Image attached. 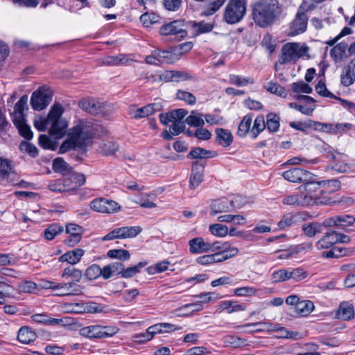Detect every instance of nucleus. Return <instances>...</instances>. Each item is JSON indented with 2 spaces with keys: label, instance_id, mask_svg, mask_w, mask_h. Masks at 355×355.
Masks as SVG:
<instances>
[{
  "label": "nucleus",
  "instance_id": "12",
  "mask_svg": "<svg viewBox=\"0 0 355 355\" xmlns=\"http://www.w3.org/2000/svg\"><path fill=\"white\" fill-rule=\"evenodd\" d=\"M283 178L291 182H304L313 178V175L309 171L300 168H293L286 171L282 174Z\"/></svg>",
  "mask_w": 355,
  "mask_h": 355
},
{
  "label": "nucleus",
  "instance_id": "31",
  "mask_svg": "<svg viewBox=\"0 0 355 355\" xmlns=\"http://www.w3.org/2000/svg\"><path fill=\"white\" fill-rule=\"evenodd\" d=\"M302 230L303 233L309 237H313L318 234L321 233L322 230V225L316 222L304 223L302 227Z\"/></svg>",
  "mask_w": 355,
  "mask_h": 355
},
{
  "label": "nucleus",
  "instance_id": "32",
  "mask_svg": "<svg viewBox=\"0 0 355 355\" xmlns=\"http://www.w3.org/2000/svg\"><path fill=\"white\" fill-rule=\"evenodd\" d=\"M119 150V144L112 141H107L99 147V152L105 156L114 155Z\"/></svg>",
  "mask_w": 355,
  "mask_h": 355
},
{
  "label": "nucleus",
  "instance_id": "62",
  "mask_svg": "<svg viewBox=\"0 0 355 355\" xmlns=\"http://www.w3.org/2000/svg\"><path fill=\"white\" fill-rule=\"evenodd\" d=\"M84 313H101L104 310V306L96 302H90L83 303Z\"/></svg>",
  "mask_w": 355,
  "mask_h": 355
},
{
  "label": "nucleus",
  "instance_id": "2",
  "mask_svg": "<svg viewBox=\"0 0 355 355\" xmlns=\"http://www.w3.org/2000/svg\"><path fill=\"white\" fill-rule=\"evenodd\" d=\"M282 12L277 0H259L252 8V19L261 28L271 26Z\"/></svg>",
  "mask_w": 355,
  "mask_h": 355
},
{
  "label": "nucleus",
  "instance_id": "41",
  "mask_svg": "<svg viewBox=\"0 0 355 355\" xmlns=\"http://www.w3.org/2000/svg\"><path fill=\"white\" fill-rule=\"evenodd\" d=\"M290 270L286 268H282L274 271L271 274V280L274 283H279L286 282L290 279L289 277Z\"/></svg>",
  "mask_w": 355,
  "mask_h": 355
},
{
  "label": "nucleus",
  "instance_id": "7",
  "mask_svg": "<svg viewBox=\"0 0 355 355\" xmlns=\"http://www.w3.org/2000/svg\"><path fill=\"white\" fill-rule=\"evenodd\" d=\"M118 331L119 328L115 326L92 324L80 328L79 329V334L88 339H101L112 337Z\"/></svg>",
  "mask_w": 355,
  "mask_h": 355
},
{
  "label": "nucleus",
  "instance_id": "54",
  "mask_svg": "<svg viewBox=\"0 0 355 355\" xmlns=\"http://www.w3.org/2000/svg\"><path fill=\"white\" fill-rule=\"evenodd\" d=\"M170 264V262L167 260H163L159 262H157L155 263L153 266H150L148 268V271L149 274H156V273H160L166 271L168 266Z\"/></svg>",
  "mask_w": 355,
  "mask_h": 355
},
{
  "label": "nucleus",
  "instance_id": "58",
  "mask_svg": "<svg viewBox=\"0 0 355 355\" xmlns=\"http://www.w3.org/2000/svg\"><path fill=\"white\" fill-rule=\"evenodd\" d=\"M331 168L338 173H352L355 171L354 166L342 162H334Z\"/></svg>",
  "mask_w": 355,
  "mask_h": 355
},
{
  "label": "nucleus",
  "instance_id": "57",
  "mask_svg": "<svg viewBox=\"0 0 355 355\" xmlns=\"http://www.w3.org/2000/svg\"><path fill=\"white\" fill-rule=\"evenodd\" d=\"M101 268L98 264H92L85 270V276L89 280L96 279L101 276Z\"/></svg>",
  "mask_w": 355,
  "mask_h": 355
},
{
  "label": "nucleus",
  "instance_id": "4",
  "mask_svg": "<svg viewBox=\"0 0 355 355\" xmlns=\"http://www.w3.org/2000/svg\"><path fill=\"white\" fill-rule=\"evenodd\" d=\"M322 184L324 183L315 181L313 178L309 181L304 182L299 187L300 192L302 193L304 200L307 199V206L327 202V198L324 196L327 192L322 188Z\"/></svg>",
  "mask_w": 355,
  "mask_h": 355
},
{
  "label": "nucleus",
  "instance_id": "17",
  "mask_svg": "<svg viewBox=\"0 0 355 355\" xmlns=\"http://www.w3.org/2000/svg\"><path fill=\"white\" fill-rule=\"evenodd\" d=\"M246 308L247 306L244 303L239 304L236 301L224 300L218 305L217 310L220 312L226 311L227 313L232 314L235 312L244 311Z\"/></svg>",
  "mask_w": 355,
  "mask_h": 355
},
{
  "label": "nucleus",
  "instance_id": "10",
  "mask_svg": "<svg viewBox=\"0 0 355 355\" xmlns=\"http://www.w3.org/2000/svg\"><path fill=\"white\" fill-rule=\"evenodd\" d=\"M28 96L24 95L16 103L14 110L10 113L13 123L16 127L26 123L25 111L28 110Z\"/></svg>",
  "mask_w": 355,
  "mask_h": 355
},
{
  "label": "nucleus",
  "instance_id": "56",
  "mask_svg": "<svg viewBox=\"0 0 355 355\" xmlns=\"http://www.w3.org/2000/svg\"><path fill=\"white\" fill-rule=\"evenodd\" d=\"M257 289L252 286H243L236 288L234 290V293L239 297H252L257 294Z\"/></svg>",
  "mask_w": 355,
  "mask_h": 355
},
{
  "label": "nucleus",
  "instance_id": "36",
  "mask_svg": "<svg viewBox=\"0 0 355 355\" xmlns=\"http://www.w3.org/2000/svg\"><path fill=\"white\" fill-rule=\"evenodd\" d=\"M146 261L139 262L137 265L125 268L123 266V272L121 277L123 278H130L139 273L143 268L147 265Z\"/></svg>",
  "mask_w": 355,
  "mask_h": 355
},
{
  "label": "nucleus",
  "instance_id": "1",
  "mask_svg": "<svg viewBox=\"0 0 355 355\" xmlns=\"http://www.w3.org/2000/svg\"><path fill=\"white\" fill-rule=\"evenodd\" d=\"M98 125L91 121L79 120L67 131V139L60 147V152L82 148L87 146L91 139L96 136Z\"/></svg>",
  "mask_w": 355,
  "mask_h": 355
},
{
  "label": "nucleus",
  "instance_id": "11",
  "mask_svg": "<svg viewBox=\"0 0 355 355\" xmlns=\"http://www.w3.org/2000/svg\"><path fill=\"white\" fill-rule=\"evenodd\" d=\"M308 17L305 12L298 10L295 19L290 24L288 35L295 36L303 33L307 28Z\"/></svg>",
  "mask_w": 355,
  "mask_h": 355
},
{
  "label": "nucleus",
  "instance_id": "18",
  "mask_svg": "<svg viewBox=\"0 0 355 355\" xmlns=\"http://www.w3.org/2000/svg\"><path fill=\"white\" fill-rule=\"evenodd\" d=\"M220 251L230 259L235 257L239 253V249L229 242L215 241L213 245V252Z\"/></svg>",
  "mask_w": 355,
  "mask_h": 355
},
{
  "label": "nucleus",
  "instance_id": "21",
  "mask_svg": "<svg viewBox=\"0 0 355 355\" xmlns=\"http://www.w3.org/2000/svg\"><path fill=\"white\" fill-rule=\"evenodd\" d=\"M162 105L159 103H153L137 109L133 113L135 119H141L153 114L155 112H158L162 109Z\"/></svg>",
  "mask_w": 355,
  "mask_h": 355
},
{
  "label": "nucleus",
  "instance_id": "40",
  "mask_svg": "<svg viewBox=\"0 0 355 355\" xmlns=\"http://www.w3.org/2000/svg\"><path fill=\"white\" fill-rule=\"evenodd\" d=\"M186 123L193 127H202L205 121L202 119V114L198 113L196 111L191 112V114L187 117Z\"/></svg>",
  "mask_w": 355,
  "mask_h": 355
},
{
  "label": "nucleus",
  "instance_id": "37",
  "mask_svg": "<svg viewBox=\"0 0 355 355\" xmlns=\"http://www.w3.org/2000/svg\"><path fill=\"white\" fill-rule=\"evenodd\" d=\"M263 87L270 93L285 98L287 95L286 89L275 82L270 81L264 85Z\"/></svg>",
  "mask_w": 355,
  "mask_h": 355
},
{
  "label": "nucleus",
  "instance_id": "24",
  "mask_svg": "<svg viewBox=\"0 0 355 355\" xmlns=\"http://www.w3.org/2000/svg\"><path fill=\"white\" fill-rule=\"evenodd\" d=\"M189 26V31H191V33L197 36L202 33H209L213 29V24L210 23H205L204 21L200 22H188Z\"/></svg>",
  "mask_w": 355,
  "mask_h": 355
},
{
  "label": "nucleus",
  "instance_id": "43",
  "mask_svg": "<svg viewBox=\"0 0 355 355\" xmlns=\"http://www.w3.org/2000/svg\"><path fill=\"white\" fill-rule=\"evenodd\" d=\"M228 209L227 200H215L211 205V216H216L218 213L225 212Z\"/></svg>",
  "mask_w": 355,
  "mask_h": 355
},
{
  "label": "nucleus",
  "instance_id": "25",
  "mask_svg": "<svg viewBox=\"0 0 355 355\" xmlns=\"http://www.w3.org/2000/svg\"><path fill=\"white\" fill-rule=\"evenodd\" d=\"M262 324L263 325V329H271V331H277L279 334L278 336L281 338L295 339L297 335V333L294 334L286 330L279 324L263 323Z\"/></svg>",
  "mask_w": 355,
  "mask_h": 355
},
{
  "label": "nucleus",
  "instance_id": "33",
  "mask_svg": "<svg viewBox=\"0 0 355 355\" xmlns=\"http://www.w3.org/2000/svg\"><path fill=\"white\" fill-rule=\"evenodd\" d=\"M314 309L313 303L307 300L300 301L295 309L297 313L302 316L309 315Z\"/></svg>",
  "mask_w": 355,
  "mask_h": 355
},
{
  "label": "nucleus",
  "instance_id": "13",
  "mask_svg": "<svg viewBox=\"0 0 355 355\" xmlns=\"http://www.w3.org/2000/svg\"><path fill=\"white\" fill-rule=\"evenodd\" d=\"M79 107L94 115L103 114L105 112V105L98 100L94 98H84L80 101Z\"/></svg>",
  "mask_w": 355,
  "mask_h": 355
},
{
  "label": "nucleus",
  "instance_id": "44",
  "mask_svg": "<svg viewBox=\"0 0 355 355\" xmlns=\"http://www.w3.org/2000/svg\"><path fill=\"white\" fill-rule=\"evenodd\" d=\"M31 318L35 322L45 324H58L62 321L60 319L49 318L46 314H35Z\"/></svg>",
  "mask_w": 355,
  "mask_h": 355
},
{
  "label": "nucleus",
  "instance_id": "46",
  "mask_svg": "<svg viewBox=\"0 0 355 355\" xmlns=\"http://www.w3.org/2000/svg\"><path fill=\"white\" fill-rule=\"evenodd\" d=\"M355 80V73L350 69L345 67L340 76V82L343 86L348 87L354 83Z\"/></svg>",
  "mask_w": 355,
  "mask_h": 355
},
{
  "label": "nucleus",
  "instance_id": "3",
  "mask_svg": "<svg viewBox=\"0 0 355 355\" xmlns=\"http://www.w3.org/2000/svg\"><path fill=\"white\" fill-rule=\"evenodd\" d=\"M64 111V109L60 103H55L45 119L46 124H43L41 129L49 125V132L51 136L55 139L62 138L66 134L68 126V121L62 117Z\"/></svg>",
  "mask_w": 355,
  "mask_h": 355
},
{
  "label": "nucleus",
  "instance_id": "19",
  "mask_svg": "<svg viewBox=\"0 0 355 355\" xmlns=\"http://www.w3.org/2000/svg\"><path fill=\"white\" fill-rule=\"evenodd\" d=\"M83 286L74 282H66L63 284L61 291L56 295L58 296L79 295L83 293Z\"/></svg>",
  "mask_w": 355,
  "mask_h": 355
},
{
  "label": "nucleus",
  "instance_id": "63",
  "mask_svg": "<svg viewBox=\"0 0 355 355\" xmlns=\"http://www.w3.org/2000/svg\"><path fill=\"white\" fill-rule=\"evenodd\" d=\"M290 126L297 130L306 132L308 129H313V121L307 120L306 121L291 122Z\"/></svg>",
  "mask_w": 355,
  "mask_h": 355
},
{
  "label": "nucleus",
  "instance_id": "23",
  "mask_svg": "<svg viewBox=\"0 0 355 355\" xmlns=\"http://www.w3.org/2000/svg\"><path fill=\"white\" fill-rule=\"evenodd\" d=\"M203 179V167L195 164L192 166L191 173L189 179V187L191 189H196L202 182Z\"/></svg>",
  "mask_w": 355,
  "mask_h": 355
},
{
  "label": "nucleus",
  "instance_id": "64",
  "mask_svg": "<svg viewBox=\"0 0 355 355\" xmlns=\"http://www.w3.org/2000/svg\"><path fill=\"white\" fill-rule=\"evenodd\" d=\"M13 173L11 162L8 159L0 158V175L3 178H7Z\"/></svg>",
  "mask_w": 355,
  "mask_h": 355
},
{
  "label": "nucleus",
  "instance_id": "61",
  "mask_svg": "<svg viewBox=\"0 0 355 355\" xmlns=\"http://www.w3.org/2000/svg\"><path fill=\"white\" fill-rule=\"evenodd\" d=\"M347 48L346 43L340 42L333 47L330 51V55L335 60L340 59Z\"/></svg>",
  "mask_w": 355,
  "mask_h": 355
},
{
  "label": "nucleus",
  "instance_id": "50",
  "mask_svg": "<svg viewBox=\"0 0 355 355\" xmlns=\"http://www.w3.org/2000/svg\"><path fill=\"white\" fill-rule=\"evenodd\" d=\"M53 169L55 172L64 173L69 172L71 168L62 158L58 157L53 160Z\"/></svg>",
  "mask_w": 355,
  "mask_h": 355
},
{
  "label": "nucleus",
  "instance_id": "45",
  "mask_svg": "<svg viewBox=\"0 0 355 355\" xmlns=\"http://www.w3.org/2000/svg\"><path fill=\"white\" fill-rule=\"evenodd\" d=\"M107 256L112 259H119L120 261H127L130 257L129 251L124 249L110 250L107 252Z\"/></svg>",
  "mask_w": 355,
  "mask_h": 355
},
{
  "label": "nucleus",
  "instance_id": "53",
  "mask_svg": "<svg viewBox=\"0 0 355 355\" xmlns=\"http://www.w3.org/2000/svg\"><path fill=\"white\" fill-rule=\"evenodd\" d=\"M159 20V16L155 13L146 12L140 17V21L146 27H150L151 25L157 23Z\"/></svg>",
  "mask_w": 355,
  "mask_h": 355
},
{
  "label": "nucleus",
  "instance_id": "29",
  "mask_svg": "<svg viewBox=\"0 0 355 355\" xmlns=\"http://www.w3.org/2000/svg\"><path fill=\"white\" fill-rule=\"evenodd\" d=\"M354 309L352 304L348 302H343L340 304L337 312L338 318L343 320H348L354 317Z\"/></svg>",
  "mask_w": 355,
  "mask_h": 355
},
{
  "label": "nucleus",
  "instance_id": "42",
  "mask_svg": "<svg viewBox=\"0 0 355 355\" xmlns=\"http://www.w3.org/2000/svg\"><path fill=\"white\" fill-rule=\"evenodd\" d=\"M225 1L226 0H214L210 2L205 6L202 15L203 16H210L214 15L221 8Z\"/></svg>",
  "mask_w": 355,
  "mask_h": 355
},
{
  "label": "nucleus",
  "instance_id": "14",
  "mask_svg": "<svg viewBox=\"0 0 355 355\" xmlns=\"http://www.w3.org/2000/svg\"><path fill=\"white\" fill-rule=\"evenodd\" d=\"M189 252L193 254L213 252L214 242L205 241L202 237H196L189 241Z\"/></svg>",
  "mask_w": 355,
  "mask_h": 355
},
{
  "label": "nucleus",
  "instance_id": "20",
  "mask_svg": "<svg viewBox=\"0 0 355 355\" xmlns=\"http://www.w3.org/2000/svg\"><path fill=\"white\" fill-rule=\"evenodd\" d=\"M85 251L80 248H76L62 254L59 258L60 262H67L69 264L75 265L78 263L82 257L84 255Z\"/></svg>",
  "mask_w": 355,
  "mask_h": 355
},
{
  "label": "nucleus",
  "instance_id": "51",
  "mask_svg": "<svg viewBox=\"0 0 355 355\" xmlns=\"http://www.w3.org/2000/svg\"><path fill=\"white\" fill-rule=\"evenodd\" d=\"M155 52L159 64L162 62L173 63L175 62L174 54L171 51L155 50Z\"/></svg>",
  "mask_w": 355,
  "mask_h": 355
},
{
  "label": "nucleus",
  "instance_id": "27",
  "mask_svg": "<svg viewBox=\"0 0 355 355\" xmlns=\"http://www.w3.org/2000/svg\"><path fill=\"white\" fill-rule=\"evenodd\" d=\"M142 229L139 226L122 227L116 228L119 239L133 238L137 236Z\"/></svg>",
  "mask_w": 355,
  "mask_h": 355
},
{
  "label": "nucleus",
  "instance_id": "59",
  "mask_svg": "<svg viewBox=\"0 0 355 355\" xmlns=\"http://www.w3.org/2000/svg\"><path fill=\"white\" fill-rule=\"evenodd\" d=\"M252 123V118L250 116H245L243 117V120L241 121L239 129L238 134L241 137H244L246 134L250 131V126Z\"/></svg>",
  "mask_w": 355,
  "mask_h": 355
},
{
  "label": "nucleus",
  "instance_id": "15",
  "mask_svg": "<svg viewBox=\"0 0 355 355\" xmlns=\"http://www.w3.org/2000/svg\"><path fill=\"white\" fill-rule=\"evenodd\" d=\"M83 232L81 226L74 223L68 224L66 226V232L69 236L64 240V243L69 246L75 245L80 241Z\"/></svg>",
  "mask_w": 355,
  "mask_h": 355
},
{
  "label": "nucleus",
  "instance_id": "8",
  "mask_svg": "<svg viewBox=\"0 0 355 355\" xmlns=\"http://www.w3.org/2000/svg\"><path fill=\"white\" fill-rule=\"evenodd\" d=\"M189 26L184 20H174L162 25L159 33L164 36L174 35L178 40L187 37Z\"/></svg>",
  "mask_w": 355,
  "mask_h": 355
},
{
  "label": "nucleus",
  "instance_id": "6",
  "mask_svg": "<svg viewBox=\"0 0 355 355\" xmlns=\"http://www.w3.org/2000/svg\"><path fill=\"white\" fill-rule=\"evenodd\" d=\"M247 0H230L224 12L223 19L228 24L241 21L246 14Z\"/></svg>",
  "mask_w": 355,
  "mask_h": 355
},
{
  "label": "nucleus",
  "instance_id": "35",
  "mask_svg": "<svg viewBox=\"0 0 355 355\" xmlns=\"http://www.w3.org/2000/svg\"><path fill=\"white\" fill-rule=\"evenodd\" d=\"M279 116L274 113H269L266 116V128L271 132H275L279 128Z\"/></svg>",
  "mask_w": 355,
  "mask_h": 355
},
{
  "label": "nucleus",
  "instance_id": "38",
  "mask_svg": "<svg viewBox=\"0 0 355 355\" xmlns=\"http://www.w3.org/2000/svg\"><path fill=\"white\" fill-rule=\"evenodd\" d=\"M266 128V121L263 116H258L254 122V125L251 130L252 138L255 139L258 135Z\"/></svg>",
  "mask_w": 355,
  "mask_h": 355
},
{
  "label": "nucleus",
  "instance_id": "26",
  "mask_svg": "<svg viewBox=\"0 0 355 355\" xmlns=\"http://www.w3.org/2000/svg\"><path fill=\"white\" fill-rule=\"evenodd\" d=\"M306 200L307 199L304 200L302 193L299 191L298 193H293L285 196L282 200V203L286 205L305 207L307 206L308 203Z\"/></svg>",
  "mask_w": 355,
  "mask_h": 355
},
{
  "label": "nucleus",
  "instance_id": "48",
  "mask_svg": "<svg viewBox=\"0 0 355 355\" xmlns=\"http://www.w3.org/2000/svg\"><path fill=\"white\" fill-rule=\"evenodd\" d=\"M230 83L237 86L243 87L248 84H253L254 80L251 78L243 77L239 75L231 74L230 75Z\"/></svg>",
  "mask_w": 355,
  "mask_h": 355
},
{
  "label": "nucleus",
  "instance_id": "16",
  "mask_svg": "<svg viewBox=\"0 0 355 355\" xmlns=\"http://www.w3.org/2000/svg\"><path fill=\"white\" fill-rule=\"evenodd\" d=\"M63 178L67 191L74 190L85 182V176L83 174L70 171Z\"/></svg>",
  "mask_w": 355,
  "mask_h": 355
},
{
  "label": "nucleus",
  "instance_id": "28",
  "mask_svg": "<svg viewBox=\"0 0 355 355\" xmlns=\"http://www.w3.org/2000/svg\"><path fill=\"white\" fill-rule=\"evenodd\" d=\"M35 338V333L28 327H22L18 331L17 339L23 344H29Z\"/></svg>",
  "mask_w": 355,
  "mask_h": 355
},
{
  "label": "nucleus",
  "instance_id": "22",
  "mask_svg": "<svg viewBox=\"0 0 355 355\" xmlns=\"http://www.w3.org/2000/svg\"><path fill=\"white\" fill-rule=\"evenodd\" d=\"M336 236V232L335 231L327 232L320 240L317 241V249L323 250L331 248L334 244L337 243Z\"/></svg>",
  "mask_w": 355,
  "mask_h": 355
},
{
  "label": "nucleus",
  "instance_id": "39",
  "mask_svg": "<svg viewBox=\"0 0 355 355\" xmlns=\"http://www.w3.org/2000/svg\"><path fill=\"white\" fill-rule=\"evenodd\" d=\"M214 154L215 153L212 151L198 147L193 148L189 152L188 157H190L193 159H205L214 157Z\"/></svg>",
  "mask_w": 355,
  "mask_h": 355
},
{
  "label": "nucleus",
  "instance_id": "60",
  "mask_svg": "<svg viewBox=\"0 0 355 355\" xmlns=\"http://www.w3.org/2000/svg\"><path fill=\"white\" fill-rule=\"evenodd\" d=\"M211 233L218 237H224L228 234V227L221 224H213L209 225Z\"/></svg>",
  "mask_w": 355,
  "mask_h": 355
},
{
  "label": "nucleus",
  "instance_id": "52",
  "mask_svg": "<svg viewBox=\"0 0 355 355\" xmlns=\"http://www.w3.org/2000/svg\"><path fill=\"white\" fill-rule=\"evenodd\" d=\"M204 117L206 122L210 125H223L226 123L223 116L216 112L212 114H207Z\"/></svg>",
  "mask_w": 355,
  "mask_h": 355
},
{
  "label": "nucleus",
  "instance_id": "34",
  "mask_svg": "<svg viewBox=\"0 0 355 355\" xmlns=\"http://www.w3.org/2000/svg\"><path fill=\"white\" fill-rule=\"evenodd\" d=\"M61 277L63 278L71 277L72 279L71 282L77 283L80 281L83 273L80 270L69 266L63 270Z\"/></svg>",
  "mask_w": 355,
  "mask_h": 355
},
{
  "label": "nucleus",
  "instance_id": "49",
  "mask_svg": "<svg viewBox=\"0 0 355 355\" xmlns=\"http://www.w3.org/2000/svg\"><path fill=\"white\" fill-rule=\"evenodd\" d=\"M348 254V250L338 246L332 248L330 250L324 252L322 256L326 258H338Z\"/></svg>",
  "mask_w": 355,
  "mask_h": 355
},
{
  "label": "nucleus",
  "instance_id": "30",
  "mask_svg": "<svg viewBox=\"0 0 355 355\" xmlns=\"http://www.w3.org/2000/svg\"><path fill=\"white\" fill-rule=\"evenodd\" d=\"M216 138L219 144L223 146H229L232 143V135L230 131L223 128L216 130Z\"/></svg>",
  "mask_w": 355,
  "mask_h": 355
},
{
  "label": "nucleus",
  "instance_id": "5",
  "mask_svg": "<svg viewBox=\"0 0 355 355\" xmlns=\"http://www.w3.org/2000/svg\"><path fill=\"white\" fill-rule=\"evenodd\" d=\"M309 51V47L298 42H288L284 44L277 63L286 64L295 63Z\"/></svg>",
  "mask_w": 355,
  "mask_h": 355
},
{
  "label": "nucleus",
  "instance_id": "9",
  "mask_svg": "<svg viewBox=\"0 0 355 355\" xmlns=\"http://www.w3.org/2000/svg\"><path fill=\"white\" fill-rule=\"evenodd\" d=\"M52 98L51 91L45 87H40L32 94L31 105L34 110H42L50 103Z\"/></svg>",
  "mask_w": 355,
  "mask_h": 355
},
{
  "label": "nucleus",
  "instance_id": "55",
  "mask_svg": "<svg viewBox=\"0 0 355 355\" xmlns=\"http://www.w3.org/2000/svg\"><path fill=\"white\" fill-rule=\"evenodd\" d=\"M302 248L300 246H295L289 249H286L284 250H281L279 252V254L277 257V259H289L292 258L293 256L298 254Z\"/></svg>",
  "mask_w": 355,
  "mask_h": 355
},
{
  "label": "nucleus",
  "instance_id": "47",
  "mask_svg": "<svg viewBox=\"0 0 355 355\" xmlns=\"http://www.w3.org/2000/svg\"><path fill=\"white\" fill-rule=\"evenodd\" d=\"M63 232V227L57 224L53 223L49 225L45 230H44V237L47 240H52L58 234H60Z\"/></svg>",
  "mask_w": 355,
  "mask_h": 355
}]
</instances>
